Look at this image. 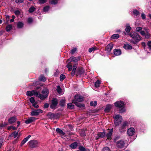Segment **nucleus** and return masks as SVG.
I'll use <instances>...</instances> for the list:
<instances>
[{
    "label": "nucleus",
    "instance_id": "nucleus-63",
    "mask_svg": "<svg viewBox=\"0 0 151 151\" xmlns=\"http://www.w3.org/2000/svg\"><path fill=\"white\" fill-rule=\"evenodd\" d=\"M140 33L142 35L144 36L145 35V32L144 31L141 30L140 32Z\"/></svg>",
    "mask_w": 151,
    "mask_h": 151
},
{
    "label": "nucleus",
    "instance_id": "nucleus-54",
    "mask_svg": "<svg viewBox=\"0 0 151 151\" xmlns=\"http://www.w3.org/2000/svg\"><path fill=\"white\" fill-rule=\"evenodd\" d=\"M145 31L147 33V35H145V37L147 38H149L150 36V35L148 34V32L147 29H145Z\"/></svg>",
    "mask_w": 151,
    "mask_h": 151
},
{
    "label": "nucleus",
    "instance_id": "nucleus-31",
    "mask_svg": "<svg viewBox=\"0 0 151 151\" xmlns=\"http://www.w3.org/2000/svg\"><path fill=\"white\" fill-rule=\"evenodd\" d=\"M67 67L68 68V70L69 71L72 70V64L71 63H68L67 66Z\"/></svg>",
    "mask_w": 151,
    "mask_h": 151
},
{
    "label": "nucleus",
    "instance_id": "nucleus-24",
    "mask_svg": "<svg viewBox=\"0 0 151 151\" xmlns=\"http://www.w3.org/2000/svg\"><path fill=\"white\" fill-rule=\"evenodd\" d=\"M112 106L111 105H107L105 109V111L107 112H109Z\"/></svg>",
    "mask_w": 151,
    "mask_h": 151
},
{
    "label": "nucleus",
    "instance_id": "nucleus-18",
    "mask_svg": "<svg viewBox=\"0 0 151 151\" xmlns=\"http://www.w3.org/2000/svg\"><path fill=\"white\" fill-rule=\"evenodd\" d=\"M31 137V135H28L27 137L24 138L21 143V146L23 145Z\"/></svg>",
    "mask_w": 151,
    "mask_h": 151
},
{
    "label": "nucleus",
    "instance_id": "nucleus-3",
    "mask_svg": "<svg viewBox=\"0 0 151 151\" xmlns=\"http://www.w3.org/2000/svg\"><path fill=\"white\" fill-rule=\"evenodd\" d=\"M114 118V124L116 126H119L121 123L122 118V116L119 114L116 115L114 117H113Z\"/></svg>",
    "mask_w": 151,
    "mask_h": 151
},
{
    "label": "nucleus",
    "instance_id": "nucleus-61",
    "mask_svg": "<svg viewBox=\"0 0 151 151\" xmlns=\"http://www.w3.org/2000/svg\"><path fill=\"white\" fill-rule=\"evenodd\" d=\"M147 45L150 49H151V42L149 41L147 43Z\"/></svg>",
    "mask_w": 151,
    "mask_h": 151
},
{
    "label": "nucleus",
    "instance_id": "nucleus-30",
    "mask_svg": "<svg viewBox=\"0 0 151 151\" xmlns=\"http://www.w3.org/2000/svg\"><path fill=\"white\" fill-rule=\"evenodd\" d=\"M12 26L11 24H9L6 26V30L7 32L9 31L12 29Z\"/></svg>",
    "mask_w": 151,
    "mask_h": 151
},
{
    "label": "nucleus",
    "instance_id": "nucleus-22",
    "mask_svg": "<svg viewBox=\"0 0 151 151\" xmlns=\"http://www.w3.org/2000/svg\"><path fill=\"white\" fill-rule=\"evenodd\" d=\"M112 132L113 130L111 129L109 130V132L107 134H106V136L107 137L108 139H111V137L112 134Z\"/></svg>",
    "mask_w": 151,
    "mask_h": 151
},
{
    "label": "nucleus",
    "instance_id": "nucleus-29",
    "mask_svg": "<svg viewBox=\"0 0 151 151\" xmlns=\"http://www.w3.org/2000/svg\"><path fill=\"white\" fill-rule=\"evenodd\" d=\"M39 80L40 81L45 82L46 80V78L43 75H41L39 78Z\"/></svg>",
    "mask_w": 151,
    "mask_h": 151
},
{
    "label": "nucleus",
    "instance_id": "nucleus-58",
    "mask_svg": "<svg viewBox=\"0 0 151 151\" xmlns=\"http://www.w3.org/2000/svg\"><path fill=\"white\" fill-rule=\"evenodd\" d=\"M14 13L16 15H19L20 13V12L18 10H15L14 11Z\"/></svg>",
    "mask_w": 151,
    "mask_h": 151
},
{
    "label": "nucleus",
    "instance_id": "nucleus-26",
    "mask_svg": "<svg viewBox=\"0 0 151 151\" xmlns=\"http://www.w3.org/2000/svg\"><path fill=\"white\" fill-rule=\"evenodd\" d=\"M47 116L50 119H53L55 117V115L54 114L49 113L47 114Z\"/></svg>",
    "mask_w": 151,
    "mask_h": 151
},
{
    "label": "nucleus",
    "instance_id": "nucleus-55",
    "mask_svg": "<svg viewBox=\"0 0 151 151\" xmlns=\"http://www.w3.org/2000/svg\"><path fill=\"white\" fill-rule=\"evenodd\" d=\"M40 4H43L47 2V0H39Z\"/></svg>",
    "mask_w": 151,
    "mask_h": 151
},
{
    "label": "nucleus",
    "instance_id": "nucleus-28",
    "mask_svg": "<svg viewBox=\"0 0 151 151\" xmlns=\"http://www.w3.org/2000/svg\"><path fill=\"white\" fill-rule=\"evenodd\" d=\"M124 47L126 49H131L132 48V46L128 44L124 45Z\"/></svg>",
    "mask_w": 151,
    "mask_h": 151
},
{
    "label": "nucleus",
    "instance_id": "nucleus-49",
    "mask_svg": "<svg viewBox=\"0 0 151 151\" xmlns=\"http://www.w3.org/2000/svg\"><path fill=\"white\" fill-rule=\"evenodd\" d=\"M142 28L141 27H137L136 28V31L137 32H139L142 30Z\"/></svg>",
    "mask_w": 151,
    "mask_h": 151
},
{
    "label": "nucleus",
    "instance_id": "nucleus-11",
    "mask_svg": "<svg viewBox=\"0 0 151 151\" xmlns=\"http://www.w3.org/2000/svg\"><path fill=\"white\" fill-rule=\"evenodd\" d=\"M115 106L117 107H123L124 106V103L121 101H118L114 103Z\"/></svg>",
    "mask_w": 151,
    "mask_h": 151
},
{
    "label": "nucleus",
    "instance_id": "nucleus-46",
    "mask_svg": "<svg viewBox=\"0 0 151 151\" xmlns=\"http://www.w3.org/2000/svg\"><path fill=\"white\" fill-rule=\"evenodd\" d=\"M58 1V0H52L50 2V4H55L57 3Z\"/></svg>",
    "mask_w": 151,
    "mask_h": 151
},
{
    "label": "nucleus",
    "instance_id": "nucleus-17",
    "mask_svg": "<svg viewBox=\"0 0 151 151\" xmlns=\"http://www.w3.org/2000/svg\"><path fill=\"white\" fill-rule=\"evenodd\" d=\"M113 44L111 43L109 44L106 47V50L108 52H110L113 48Z\"/></svg>",
    "mask_w": 151,
    "mask_h": 151
},
{
    "label": "nucleus",
    "instance_id": "nucleus-35",
    "mask_svg": "<svg viewBox=\"0 0 151 151\" xmlns=\"http://www.w3.org/2000/svg\"><path fill=\"white\" fill-rule=\"evenodd\" d=\"M79 149L80 150L82 151H90L88 149H86L85 148L82 146H80L79 147Z\"/></svg>",
    "mask_w": 151,
    "mask_h": 151
},
{
    "label": "nucleus",
    "instance_id": "nucleus-32",
    "mask_svg": "<svg viewBox=\"0 0 151 151\" xmlns=\"http://www.w3.org/2000/svg\"><path fill=\"white\" fill-rule=\"evenodd\" d=\"M119 35L118 34H114L113 35L111 38L113 39H117L119 37Z\"/></svg>",
    "mask_w": 151,
    "mask_h": 151
},
{
    "label": "nucleus",
    "instance_id": "nucleus-23",
    "mask_svg": "<svg viewBox=\"0 0 151 151\" xmlns=\"http://www.w3.org/2000/svg\"><path fill=\"white\" fill-rule=\"evenodd\" d=\"M17 120L16 118L15 117H11L8 120V121L10 124H12L15 122Z\"/></svg>",
    "mask_w": 151,
    "mask_h": 151
},
{
    "label": "nucleus",
    "instance_id": "nucleus-50",
    "mask_svg": "<svg viewBox=\"0 0 151 151\" xmlns=\"http://www.w3.org/2000/svg\"><path fill=\"white\" fill-rule=\"evenodd\" d=\"M125 109L124 108V106L122 108H121L119 110V112L121 113H123L125 112Z\"/></svg>",
    "mask_w": 151,
    "mask_h": 151
},
{
    "label": "nucleus",
    "instance_id": "nucleus-16",
    "mask_svg": "<svg viewBox=\"0 0 151 151\" xmlns=\"http://www.w3.org/2000/svg\"><path fill=\"white\" fill-rule=\"evenodd\" d=\"M124 142L122 140H120L116 144L117 147L120 148L123 147H124Z\"/></svg>",
    "mask_w": 151,
    "mask_h": 151
},
{
    "label": "nucleus",
    "instance_id": "nucleus-59",
    "mask_svg": "<svg viewBox=\"0 0 151 151\" xmlns=\"http://www.w3.org/2000/svg\"><path fill=\"white\" fill-rule=\"evenodd\" d=\"M32 22V18L29 17L28 19V22L29 23H31Z\"/></svg>",
    "mask_w": 151,
    "mask_h": 151
},
{
    "label": "nucleus",
    "instance_id": "nucleus-56",
    "mask_svg": "<svg viewBox=\"0 0 151 151\" xmlns=\"http://www.w3.org/2000/svg\"><path fill=\"white\" fill-rule=\"evenodd\" d=\"M32 105L36 109L38 108L39 107L38 105H37V103L36 102L33 104Z\"/></svg>",
    "mask_w": 151,
    "mask_h": 151
},
{
    "label": "nucleus",
    "instance_id": "nucleus-48",
    "mask_svg": "<svg viewBox=\"0 0 151 151\" xmlns=\"http://www.w3.org/2000/svg\"><path fill=\"white\" fill-rule=\"evenodd\" d=\"M76 48H74L71 50V52H70V53L71 54H73L76 51Z\"/></svg>",
    "mask_w": 151,
    "mask_h": 151
},
{
    "label": "nucleus",
    "instance_id": "nucleus-1",
    "mask_svg": "<svg viewBox=\"0 0 151 151\" xmlns=\"http://www.w3.org/2000/svg\"><path fill=\"white\" fill-rule=\"evenodd\" d=\"M130 37L134 40H131V42L134 44H136L142 39L140 36L135 32L130 34Z\"/></svg>",
    "mask_w": 151,
    "mask_h": 151
},
{
    "label": "nucleus",
    "instance_id": "nucleus-2",
    "mask_svg": "<svg viewBox=\"0 0 151 151\" xmlns=\"http://www.w3.org/2000/svg\"><path fill=\"white\" fill-rule=\"evenodd\" d=\"M49 93L48 90L46 88L43 90L42 91L41 94L37 91V97L39 98L41 100H44L48 96Z\"/></svg>",
    "mask_w": 151,
    "mask_h": 151
},
{
    "label": "nucleus",
    "instance_id": "nucleus-51",
    "mask_svg": "<svg viewBox=\"0 0 151 151\" xmlns=\"http://www.w3.org/2000/svg\"><path fill=\"white\" fill-rule=\"evenodd\" d=\"M15 1L17 4H19L22 3L24 0H14Z\"/></svg>",
    "mask_w": 151,
    "mask_h": 151
},
{
    "label": "nucleus",
    "instance_id": "nucleus-5",
    "mask_svg": "<svg viewBox=\"0 0 151 151\" xmlns=\"http://www.w3.org/2000/svg\"><path fill=\"white\" fill-rule=\"evenodd\" d=\"M128 125V123L127 121H125L123 122L119 127V130L121 132L125 131Z\"/></svg>",
    "mask_w": 151,
    "mask_h": 151
},
{
    "label": "nucleus",
    "instance_id": "nucleus-10",
    "mask_svg": "<svg viewBox=\"0 0 151 151\" xmlns=\"http://www.w3.org/2000/svg\"><path fill=\"white\" fill-rule=\"evenodd\" d=\"M80 60V57H70L68 60V61H70V62H74L76 63L79 61Z\"/></svg>",
    "mask_w": 151,
    "mask_h": 151
},
{
    "label": "nucleus",
    "instance_id": "nucleus-19",
    "mask_svg": "<svg viewBox=\"0 0 151 151\" xmlns=\"http://www.w3.org/2000/svg\"><path fill=\"white\" fill-rule=\"evenodd\" d=\"M73 103L75 104L77 107L80 108L84 107L85 106L84 104L79 103L78 102L76 101H73Z\"/></svg>",
    "mask_w": 151,
    "mask_h": 151
},
{
    "label": "nucleus",
    "instance_id": "nucleus-6",
    "mask_svg": "<svg viewBox=\"0 0 151 151\" xmlns=\"http://www.w3.org/2000/svg\"><path fill=\"white\" fill-rule=\"evenodd\" d=\"M43 112L42 110L40 109H38L37 110H35L32 111L30 114L32 116H37L40 113H42Z\"/></svg>",
    "mask_w": 151,
    "mask_h": 151
},
{
    "label": "nucleus",
    "instance_id": "nucleus-7",
    "mask_svg": "<svg viewBox=\"0 0 151 151\" xmlns=\"http://www.w3.org/2000/svg\"><path fill=\"white\" fill-rule=\"evenodd\" d=\"M58 104V100L56 99H53L52 101V104L50 107L52 109H55Z\"/></svg>",
    "mask_w": 151,
    "mask_h": 151
},
{
    "label": "nucleus",
    "instance_id": "nucleus-62",
    "mask_svg": "<svg viewBox=\"0 0 151 151\" xmlns=\"http://www.w3.org/2000/svg\"><path fill=\"white\" fill-rule=\"evenodd\" d=\"M8 125V124L7 123L4 122V124H1V126H0V129L1 128V127L6 126V125Z\"/></svg>",
    "mask_w": 151,
    "mask_h": 151
},
{
    "label": "nucleus",
    "instance_id": "nucleus-9",
    "mask_svg": "<svg viewBox=\"0 0 151 151\" xmlns=\"http://www.w3.org/2000/svg\"><path fill=\"white\" fill-rule=\"evenodd\" d=\"M83 100V97L79 95H76L75 96V99L73 101H75L77 102H82Z\"/></svg>",
    "mask_w": 151,
    "mask_h": 151
},
{
    "label": "nucleus",
    "instance_id": "nucleus-40",
    "mask_svg": "<svg viewBox=\"0 0 151 151\" xmlns=\"http://www.w3.org/2000/svg\"><path fill=\"white\" fill-rule=\"evenodd\" d=\"M65 103V100L64 99H62L60 101V105L61 106H63L64 105Z\"/></svg>",
    "mask_w": 151,
    "mask_h": 151
},
{
    "label": "nucleus",
    "instance_id": "nucleus-8",
    "mask_svg": "<svg viewBox=\"0 0 151 151\" xmlns=\"http://www.w3.org/2000/svg\"><path fill=\"white\" fill-rule=\"evenodd\" d=\"M106 136V133L104 130L103 131V132H99L97 136L96 137V139H98L100 138H103Z\"/></svg>",
    "mask_w": 151,
    "mask_h": 151
},
{
    "label": "nucleus",
    "instance_id": "nucleus-52",
    "mask_svg": "<svg viewBox=\"0 0 151 151\" xmlns=\"http://www.w3.org/2000/svg\"><path fill=\"white\" fill-rule=\"evenodd\" d=\"M102 151H110V150L108 147H106L103 149Z\"/></svg>",
    "mask_w": 151,
    "mask_h": 151
},
{
    "label": "nucleus",
    "instance_id": "nucleus-37",
    "mask_svg": "<svg viewBox=\"0 0 151 151\" xmlns=\"http://www.w3.org/2000/svg\"><path fill=\"white\" fill-rule=\"evenodd\" d=\"M36 9L34 6H31L29 10V13L33 12Z\"/></svg>",
    "mask_w": 151,
    "mask_h": 151
},
{
    "label": "nucleus",
    "instance_id": "nucleus-20",
    "mask_svg": "<svg viewBox=\"0 0 151 151\" xmlns=\"http://www.w3.org/2000/svg\"><path fill=\"white\" fill-rule=\"evenodd\" d=\"M78 64L77 63H75L73 65V68L72 70V71L71 73V75L72 76H74L75 74V71L76 70V68L77 67Z\"/></svg>",
    "mask_w": 151,
    "mask_h": 151
},
{
    "label": "nucleus",
    "instance_id": "nucleus-42",
    "mask_svg": "<svg viewBox=\"0 0 151 151\" xmlns=\"http://www.w3.org/2000/svg\"><path fill=\"white\" fill-rule=\"evenodd\" d=\"M12 136L14 138H16L18 135V132H14L12 134Z\"/></svg>",
    "mask_w": 151,
    "mask_h": 151
},
{
    "label": "nucleus",
    "instance_id": "nucleus-15",
    "mask_svg": "<svg viewBox=\"0 0 151 151\" xmlns=\"http://www.w3.org/2000/svg\"><path fill=\"white\" fill-rule=\"evenodd\" d=\"M56 131L62 136V138L65 139V137L64 136L65 135V133L62 130L59 128H57L56 129Z\"/></svg>",
    "mask_w": 151,
    "mask_h": 151
},
{
    "label": "nucleus",
    "instance_id": "nucleus-25",
    "mask_svg": "<svg viewBox=\"0 0 151 151\" xmlns=\"http://www.w3.org/2000/svg\"><path fill=\"white\" fill-rule=\"evenodd\" d=\"M78 144L76 142H75L70 145V147L72 149L76 148Z\"/></svg>",
    "mask_w": 151,
    "mask_h": 151
},
{
    "label": "nucleus",
    "instance_id": "nucleus-57",
    "mask_svg": "<svg viewBox=\"0 0 151 151\" xmlns=\"http://www.w3.org/2000/svg\"><path fill=\"white\" fill-rule=\"evenodd\" d=\"M49 106V104L48 103H46L44 104V108H47Z\"/></svg>",
    "mask_w": 151,
    "mask_h": 151
},
{
    "label": "nucleus",
    "instance_id": "nucleus-47",
    "mask_svg": "<svg viewBox=\"0 0 151 151\" xmlns=\"http://www.w3.org/2000/svg\"><path fill=\"white\" fill-rule=\"evenodd\" d=\"M17 128L14 127L13 126H10L7 129L9 130L11 129H12L13 130H15L17 129Z\"/></svg>",
    "mask_w": 151,
    "mask_h": 151
},
{
    "label": "nucleus",
    "instance_id": "nucleus-45",
    "mask_svg": "<svg viewBox=\"0 0 151 151\" xmlns=\"http://www.w3.org/2000/svg\"><path fill=\"white\" fill-rule=\"evenodd\" d=\"M65 78V76L63 74H62L60 75V81H62Z\"/></svg>",
    "mask_w": 151,
    "mask_h": 151
},
{
    "label": "nucleus",
    "instance_id": "nucleus-38",
    "mask_svg": "<svg viewBox=\"0 0 151 151\" xmlns=\"http://www.w3.org/2000/svg\"><path fill=\"white\" fill-rule=\"evenodd\" d=\"M131 29V28L130 26H127L126 27L125 31L129 33Z\"/></svg>",
    "mask_w": 151,
    "mask_h": 151
},
{
    "label": "nucleus",
    "instance_id": "nucleus-13",
    "mask_svg": "<svg viewBox=\"0 0 151 151\" xmlns=\"http://www.w3.org/2000/svg\"><path fill=\"white\" fill-rule=\"evenodd\" d=\"M135 132V130L134 128L131 127L128 129L127 133L129 136H132Z\"/></svg>",
    "mask_w": 151,
    "mask_h": 151
},
{
    "label": "nucleus",
    "instance_id": "nucleus-43",
    "mask_svg": "<svg viewBox=\"0 0 151 151\" xmlns=\"http://www.w3.org/2000/svg\"><path fill=\"white\" fill-rule=\"evenodd\" d=\"M133 13L136 16L139 14V12L136 10H134L133 11Z\"/></svg>",
    "mask_w": 151,
    "mask_h": 151
},
{
    "label": "nucleus",
    "instance_id": "nucleus-4",
    "mask_svg": "<svg viewBox=\"0 0 151 151\" xmlns=\"http://www.w3.org/2000/svg\"><path fill=\"white\" fill-rule=\"evenodd\" d=\"M30 148H34L38 147L39 143L38 142L35 140H32L29 141L28 143Z\"/></svg>",
    "mask_w": 151,
    "mask_h": 151
},
{
    "label": "nucleus",
    "instance_id": "nucleus-33",
    "mask_svg": "<svg viewBox=\"0 0 151 151\" xmlns=\"http://www.w3.org/2000/svg\"><path fill=\"white\" fill-rule=\"evenodd\" d=\"M56 90L58 93L61 94L62 89L59 86H58L57 87Z\"/></svg>",
    "mask_w": 151,
    "mask_h": 151
},
{
    "label": "nucleus",
    "instance_id": "nucleus-36",
    "mask_svg": "<svg viewBox=\"0 0 151 151\" xmlns=\"http://www.w3.org/2000/svg\"><path fill=\"white\" fill-rule=\"evenodd\" d=\"M68 108L69 109H73L74 108V106L72 103H69L67 104Z\"/></svg>",
    "mask_w": 151,
    "mask_h": 151
},
{
    "label": "nucleus",
    "instance_id": "nucleus-34",
    "mask_svg": "<svg viewBox=\"0 0 151 151\" xmlns=\"http://www.w3.org/2000/svg\"><path fill=\"white\" fill-rule=\"evenodd\" d=\"M101 83V81L99 80H98L95 82V87L97 88L99 86V85Z\"/></svg>",
    "mask_w": 151,
    "mask_h": 151
},
{
    "label": "nucleus",
    "instance_id": "nucleus-39",
    "mask_svg": "<svg viewBox=\"0 0 151 151\" xmlns=\"http://www.w3.org/2000/svg\"><path fill=\"white\" fill-rule=\"evenodd\" d=\"M97 104V102L96 101H92L90 103V105L91 106H95Z\"/></svg>",
    "mask_w": 151,
    "mask_h": 151
},
{
    "label": "nucleus",
    "instance_id": "nucleus-21",
    "mask_svg": "<svg viewBox=\"0 0 151 151\" xmlns=\"http://www.w3.org/2000/svg\"><path fill=\"white\" fill-rule=\"evenodd\" d=\"M114 54L116 56H118L121 54V50L119 49H115L114 50Z\"/></svg>",
    "mask_w": 151,
    "mask_h": 151
},
{
    "label": "nucleus",
    "instance_id": "nucleus-12",
    "mask_svg": "<svg viewBox=\"0 0 151 151\" xmlns=\"http://www.w3.org/2000/svg\"><path fill=\"white\" fill-rule=\"evenodd\" d=\"M27 95L28 96H32L33 95L37 96V91L35 90H32V91H28L27 92Z\"/></svg>",
    "mask_w": 151,
    "mask_h": 151
},
{
    "label": "nucleus",
    "instance_id": "nucleus-14",
    "mask_svg": "<svg viewBox=\"0 0 151 151\" xmlns=\"http://www.w3.org/2000/svg\"><path fill=\"white\" fill-rule=\"evenodd\" d=\"M36 119L35 117H30L25 120V123L27 124H29L35 121Z\"/></svg>",
    "mask_w": 151,
    "mask_h": 151
},
{
    "label": "nucleus",
    "instance_id": "nucleus-41",
    "mask_svg": "<svg viewBox=\"0 0 151 151\" xmlns=\"http://www.w3.org/2000/svg\"><path fill=\"white\" fill-rule=\"evenodd\" d=\"M50 7L49 6H46L44 7L43 9V11L44 12H47L49 9Z\"/></svg>",
    "mask_w": 151,
    "mask_h": 151
},
{
    "label": "nucleus",
    "instance_id": "nucleus-27",
    "mask_svg": "<svg viewBox=\"0 0 151 151\" xmlns=\"http://www.w3.org/2000/svg\"><path fill=\"white\" fill-rule=\"evenodd\" d=\"M24 25L23 23L20 22H17V27L18 28H22Z\"/></svg>",
    "mask_w": 151,
    "mask_h": 151
},
{
    "label": "nucleus",
    "instance_id": "nucleus-60",
    "mask_svg": "<svg viewBox=\"0 0 151 151\" xmlns=\"http://www.w3.org/2000/svg\"><path fill=\"white\" fill-rule=\"evenodd\" d=\"M141 17H142V18L143 19H145L146 18V17H145V14L144 13H142L141 14Z\"/></svg>",
    "mask_w": 151,
    "mask_h": 151
},
{
    "label": "nucleus",
    "instance_id": "nucleus-44",
    "mask_svg": "<svg viewBox=\"0 0 151 151\" xmlns=\"http://www.w3.org/2000/svg\"><path fill=\"white\" fill-rule=\"evenodd\" d=\"M29 101L32 104L35 103V100L33 97H32L29 99Z\"/></svg>",
    "mask_w": 151,
    "mask_h": 151
},
{
    "label": "nucleus",
    "instance_id": "nucleus-64",
    "mask_svg": "<svg viewBox=\"0 0 151 151\" xmlns=\"http://www.w3.org/2000/svg\"><path fill=\"white\" fill-rule=\"evenodd\" d=\"M3 142V141L2 140H0V148L1 147V146L2 145Z\"/></svg>",
    "mask_w": 151,
    "mask_h": 151
},
{
    "label": "nucleus",
    "instance_id": "nucleus-53",
    "mask_svg": "<svg viewBox=\"0 0 151 151\" xmlns=\"http://www.w3.org/2000/svg\"><path fill=\"white\" fill-rule=\"evenodd\" d=\"M95 50V49L94 47H91L89 49L88 51L89 52H91Z\"/></svg>",
    "mask_w": 151,
    "mask_h": 151
}]
</instances>
